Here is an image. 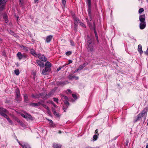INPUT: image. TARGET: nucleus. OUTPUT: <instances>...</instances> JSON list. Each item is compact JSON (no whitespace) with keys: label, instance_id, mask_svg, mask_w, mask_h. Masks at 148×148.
Here are the masks:
<instances>
[{"label":"nucleus","instance_id":"nucleus-1","mask_svg":"<svg viewBox=\"0 0 148 148\" xmlns=\"http://www.w3.org/2000/svg\"><path fill=\"white\" fill-rule=\"evenodd\" d=\"M86 47L88 50L91 52L94 51V44L92 42L90 38L87 36L86 42Z\"/></svg>","mask_w":148,"mask_h":148},{"label":"nucleus","instance_id":"nucleus-2","mask_svg":"<svg viewBox=\"0 0 148 148\" xmlns=\"http://www.w3.org/2000/svg\"><path fill=\"white\" fill-rule=\"evenodd\" d=\"M145 14L140 15L139 16V19L140 23L139 24V27L140 29H143L146 27V23L145 21Z\"/></svg>","mask_w":148,"mask_h":148},{"label":"nucleus","instance_id":"nucleus-3","mask_svg":"<svg viewBox=\"0 0 148 148\" xmlns=\"http://www.w3.org/2000/svg\"><path fill=\"white\" fill-rule=\"evenodd\" d=\"M147 108H145L144 109L142 112L137 115L136 119L134 120V122H135L140 120L143 117H144V119L145 120L147 116Z\"/></svg>","mask_w":148,"mask_h":148},{"label":"nucleus","instance_id":"nucleus-4","mask_svg":"<svg viewBox=\"0 0 148 148\" xmlns=\"http://www.w3.org/2000/svg\"><path fill=\"white\" fill-rule=\"evenodd\" d=\"M52 65H45L46 66L44 69H43L42 72V73L43 75H46L50 70V67ZM41 68L44 67L45 65H40Z\"/></svg>","mask_w":148,"mask_h":148},{"label":"nucleus","instance_id":"nucleus-5","mask_svg":"<svg viewBox=\"0 0 148 148\" xmlns=\"http://www.w3.org/2000/svg\"><path fill=\"white\" fill-rule=\"evenodd\" d=\"M15 92L16 93L15 99L17 102H19L21 101V99L19 89L18 88L16 89Z\"/></svg>","mask_w":148,"mask_h":148},{"label":"nucleus","instance_id":"nucleus-6","mask_svg":"<svg viewBox=\"0 0 148 148\" xmlns=\"http://www.w3.org/2000/svg\"><path fill=\"white\" fill-rule=\"evenodd\" d=\"M86 3L88 6V15L90 18V20L91 18V0H86Z\"/></svg>","mask_w":148,"mask_h":148},{"label":"nucleus","instance_id":"nucleus-7","mask_svg":"<svg viewBox=\"0 0 148 148\" xmlns=\"http://www.w3.org/2000/svg\"><path fill=\"white\" fill-rule=\"evenodd\" d=\"M17 57L19 60L22 59H25L27 58V56L24 54H22L21 52H18L16 55Z\"/></svg>","mask_w":148,"mask_h":148},{"label":"nucleus","instance_id":"nucleus-8","mask_svg":"<svg viewBox=\"0 0 148 148\" xmlns=\"http://www.w3.org/2000/svg\"><path fill=\"white\" fill-rule=\"evenodd\" d=\"M37 57H38L40 60L44 62H45L47 60V58L43 55H42L40 53L38 54Z\"/></svg>","mask_w":148,"mask_h":148},{"label":"nucleus","instance_id":"nucleus-9","mask_svg":"<svg viewBox=\"0 0 148 148\" xmlns=\"http://www.w3.org/2000/svg\"><path fill=\"white\" fill-rule=\"evenodd\" d=\"M53 92L52 91H50L48 94H47L46 95L45 94H44V93H43V95H42V96L41 97V98L43 99H46L49 97L51 95H53Z\"/></svg>","mask_w":148,"mask_h":148},{"label":"nucleus","instance_id":"nucleus-10","mask_svg":"<svg viewBox=\"0 0 148 148\" xmlns=\"http://www.w3.org/2000/svg\"><path fill=\"white\" fill-rule=\"evenodd\" d=\"M18 143L23 148H31L29 145L27 143H21L19 142Z\"/></svg>","mask_w":148,"mask_h":148},{"label":"nucleus","instance_id":"nucleus-11","mask_svg":"<svg viewBox=\"0 0 148 148\" xmlns=\"http://www.w3.org/2000/svg\"><path fill=\"white\" fill-rule=\"evenodd\" d=\"M43 102V101H42L41 102H38L37 103H30V106H33V107H36V106H39L40 105H41L42 104V102Z\"/></svg>","mask_w":148,"mask_h":148},{"label":"nucleus","instance_id":"nucleus-12","mask_svg":"<svg viewBox=\"0 0 148 148\" xmlns=\"http://www.w3.org/2000/svg\"><path fill=\"white\" fill-rule=\"evenodd\" d=\"M68 78L70 80H72L75 79V80H78L79 79V77L76 76L73 74L69 75L68 76Z\"/></svg>","mask_w":148,"mask_h":148},{"label":"nucleus","instance_id":"nucleus-13","mask_svg":"<svg viewBox=\"0 0 148 148\" xmlns=\"http://www.w3.org/2000/svg\"><path fill=\"white\" fill-rule=\"evenodd\" d=\"M8 0H0V5H2L1 9H3L4 8V5L7 2Z\"/></svg>","mask_w":148,"mask_h":148},{"label":"nucleus","instance_id":"nucleus-14","mask_svg":"<svg viewBox=\"0 0 148 148\" xmlns=\"http://www.w3.org/2000/svg\"><path fill=\"white\" fill-rule=\"evenodd\" d=\"M53 36L52 35H50L46 37V40L47 43L49 42L52 39Z\"/></svg>","mask_w":148,"mask_h":148},{"label":"nucleus","instance_id":"nucleus-15","mask_svg":"<svg viewBox=\"0 0 148 148\" xmlns=\"http://www.w3.org/2000/svg\"><path fill=\"white\" fill-rule=\"evenodd\" d=\"M43 95V93H41L39 95L36 94L34 95V94L32 95V97L35 98H38L40 97L41 98V97L42 96V95Z\"/></svg>","mask_w":148,"mask_h":148},{"label":"nucleus","instance_id":"nucleus-16","mask_svg":"<svg viewBox=\"0 0 148 148\" xmlns=\"http://www.w3.org/2000/svg\"><path fill=\"white\" fill-rule=\"evenodd\" d=\"M73 18L74 20V24L76 26V25L79 23H80V21L78 18H77L75 16H74L73 17Z\"/></svg>","mask_w":148,"mask_h":148},{"label":"nucleus","instance_id":"nucleus-17","mask_svg":"<svg viewBox=\"0 0 148 148\" xmlns=\"http://www.w3.org/2000/svg\"><path fill=\"white\" fill-rule=\"evenodd\" d=\"M30 53L35 57H37L38 54L36 53L35 50L33 49H31L30 50Z\"/></svg>","mask_w":148,"mask_h":148},{"label":"nucleus","instance_id":"nucleus-18","mask_svg":"<svg viewBox=\"0 0 148 148\" xmlns=\"http://www.w3.org/2000/svg\"><path fill=\"white\" fill-rule=\"evenodd\" d=\"M85 67V65H80L78 69L76 70L75 71L73 72V73L77 72V71H79L82 70L84 67Z\"/></svg>","mask_w":148,"mask_h":148},{"label":"nucleus","instance_id":"nucleus-19","mask_svg":"<svg viewBox=\"0 0 148 148\" xmlns=\"http://www.w3.org/2000/svg\"><path fill=\"white\" fill-rule=\"evenodd\" d=\"M138 50L140 53V54H142L143 52V51L142 50V46L140 45H139L138 46Z\"/></svg>","mask_w":148,"mask_h":148},{"label":"nucleus","instance_id":"nucleus-20","mask_svg":"<svg viewBox=\"0 0 148 148\" xmlns=\"http://www.w3.org/2000/svg\"><path fill=\"white\" fill-rule=\"evenodd\" d=\"M7 110L2 107H0V115H1V114H2L3 112H7Z\"/></svg>","mask_w":148,"mask_h":148},{"label":"nucleus","instance_id":"nucleus-21","mask_svg":"<svg viewBox=\"0 0 148 148\" xmlns=\"http://www.w3.org/2000/svg\"><path fill=\"white\" fill-rule=\"evenodd\" d=\"M53 146L55 148H61V145L57 143H53Z\"/></svg>","mask_w":148,"mask_h":148},{"label":"nucleus","instance_id":"nucleus-22","mask_svg":"<svg viewBox=\"0 0 148 148\" xmlns=\"http://www.w3.org/2000/svg\"><path fill=\"white\" fill-rule=\"evenodd\" d=\"M24 101L25 102H27L29 101L28 98L26 94L23 95Z\"/></svg>","mask_w":148,"mask_h":148},{"label":"nucleus","instance_id":"nucleus-23","mask_svg":"<svg viewBox=\"0 0 148 148\" xmlns=\"http://www.w3.org/2000/svg\"><path fill=\"white\" fill-rule=\"evenodd\" d=\"M3 18L5 20L6 23H7L8 22V17L7 15L6 14H4L3 15Z\"/></svg>","mask_w":148,"mask_h":148},{"label":"nucleus","instance_id":"nucleus-24","mask_svg":"<svg viewBox=\"0 0 148 148\" xmlns=\"http://www.w3.org/2000/svg\"><path fill=\"white\" fill-rule=\"evenodd\" d=\"M8 112L7 110V112H3L2 114H1V115L3 116V117L6 118L7 119V118H8V115L6 114H7L8 113Z\"/></svg>","mask_w":148,"mask_h":148},{"label":"nucleus","instance_id":"nucleus-25","mask_svg":"<svg viewBox=\"0 0 148 148\" xmlns=\"http://www.w3.org/2000/svg\"><path fill=\"white\" fill-rule=\"evenodd\" d=\"M22 49L24 50L25 51H28V48L23 45L21 46Z\"/></svg>","mask_w":148,"mask_h":148},{"label":"nucleus","instance_id":"nucleus-26","mask_svg":"<svg viewBox=\"0 0 148 148\" xmlns=\"http://www.w3.org/2000/svg\"><path fill=\"white\" fill-rule=\"evenodd\" d=\"M61 97L62 100H63L64 99H65V100L69 99L67 96H64L63 95H61Z\"/></svg>","mask_w":148,"mask_h":148},{"label":"nucleus","instance_id":"nucleus-27","mask_svg":"<svg viewBox=\"0 0 148 148\" xmlns=\"http://www.w3.org/2000/svg\"><path fill=\"white\" fill-rule=\"evenodd\" d=\"M69 99L64 101V104H65L66 106H68L69 105V103L68 102Z\"/></svg>","mask_w":148,"mask_h":148},{"label":"nucleus","instance_id":"nucleus-28","mask_svg":"<svg viewBox=\"0 0 148 148\" xmlns=\"http://www.w3.org/2000/svg\"><path fill=\"white\" fill-rule=\"evenodd\" d=\"M14 72L15 74H16L17 75H18L19 74V70L18 69H16L14 71Z\"/></svg>","mask_w":148,"mask_h":148},{"label":"nucleus","instance_id":"nucleus-29","mask_svg":"<svg viewBox=\"0 0 148 148\" xmlns=\"http://www.w3.org/2000/svg\"><path fill=\"white\" fill-rule=\"evenodd\" d=\"M7 121H8L11 125H13V122H12V120H10V119L8 117V118H7Z\"/></svg>","mask_w":148,"mask_h":148},{"label":"nucleus","instance_id":"nucleus-30","mask_svg":"<svg viewBox=\"0 0 148 148\" xmlns=\"http://www.w3.org/2000/svg\"><path fill=\"white\" fill-rule=\"evenodd\" d=\"M144 11V9L143 8H140V9L138 11V13L139 14H141Z\"/></svg>","mask_w":148,"mask_h":148},{"label":"nucleus","instance_id":"nucleus-31","mask_svg":"<svg viewBox=\"0 0 148 148\" xmlns=\"http://www.w3.org/2000/svg\"><path fill=\"white\" fill-rule=\"evenodd\" d=\"M66 1V0H62V3L64 5V7H65Z\"/></svg>","mask_w":148,"mask_h":148},{"label":"nucleus","instance_id":"nucleus-32","mask_svg":"<svg viewBox=\"0 0 148 148\" xmlns=\"http://www.w3.org/2000/svg\"><path fill=\"white\" fill-rule=\"evenodd\" d=\"M66 84L65 82H60L58 83V84L60 85H64Z\"/></svg>","mask_w":148,"mask_h":148},{"label":"nucleus","instance_id":"nucleus-33","mask_svg":"<svg viewBox=\"0 0 148 148\" xmlns=\"http://www.w3.org/2000/svg\"><path fill=\"white\" fill-rule=\"evenodd\" d=\"M41 105L47 110L49 109L48 107L46 105L43 104L42 103V104Z\"/></svg>","mask_w":148,"mask_h":148},{"label":"nucleus","instance_id":"nucleus-34","mask_svg":"<svg viewBox=\"0 0 148 148\" xmlns=\"http://www.w3.org/2000/svg\"><path fill=\"white\" fill-rule=\"evenodd\" d=\"M37 62L38 65H44V64L43 63L38 60H37Z\"/></svg>","mask_w":148,"mask_h":148},{"label":"nucleus","instance_id":"nucleus-35","mask_svg":"<svg viewBox=\"0 0 148 148\" xmlns=\"http://www.w3.org/2000/svg\"><path fill=\"white\" fill-rule=\"evenodd\" d=\"M98 137V136L96 135H95L93 136V140H97Z\"/></svg>","mask_w":148,"mask_h":148},{"label":"nucleus","instance_id":"nucleus-36","mask_svg":"<svg viewBox=\"0 0 148 148\" xmlns=\"http://www.w3.org/2000/svg\"><path fill=\"white\" fill-rule=\"evenodd\" d=\"M53 114L55 115L56 116H59V115L58 114V113H57V112L56 111H53Z\"/></svg>","mask_w":148,"mask_h":148},{"label":"nucleus","instance_id":"nucleus-37","mask_svg":"<svg viewBox=\"0 0 148 148\" xmlns=\"http://www.w3.org/2000/svg\"><path fill=\"white\" fill-rule=\"evenodd\" d=\"M72 52L71 51H68L66 52V54L67 56H69L71 54Z\"/></svg>","mask_w":148,"mask_h":148},{"label":"nucleus","instance_id":"nucleus-38","mask_svg":"<svg viewBox=\"0 0 148 148\" xmlns=\"http://www.w3.org/2000/svg\"><path fill=\"white\" fill-rule=\"evenodd\" d=\"M53 100L54 101L56 102L57 103H58V98L54 97L53 98Z\"/></svg>","mask_w":148,"mask_h":148},{"label":"nucleus","instance_id":"nucleus-39","mask_svg":"<svg viewBox=\"0 0 148 148\" xmlns=\"http://www.w3.org/2000/svg\"><path fill=\"white\" fill-rule=\"evenodd\" d=\"M68 106H65L64 105H63V110H64V111L66 112V111L65 110L68 108Z\"/></svg>","mask_w":148,"mask_h":148},{"label":"nucleus","instance_id":"nucleus-40","mask_svg":"<svg viewBox=\"0 0 148 148\" xmlns=\"http://www.w3.org/2000/svg\"><path fill=\"white\" fill-rule=\"evenodd\" d=\"M65 65H64L63 66H60L58 68L57 70V71H59L60 70H61V69Z\"/></svg>","mask_w":148,"mask_h":148},{"label":"nucleus","instance_id":"nucleus-41","mask_svg":"<svg viewBox=\"0 0 148 148\" xmlns=\"http://www.w3.org/2000/svg\"><path fill=\"white\" fill-rule=\"evenodd\" d=\"M72 96L75 99H77V97L76 95L74 94H72Z\"/></svg>","mask_w":148,"mask_h":148},{"label":"nucleus","instance_id":"nucleus-42","mask_svg":"<svg viewBox=\"0 0 148 148\" xmlns=\"http://www.w3.org/2000/svg\"><path fill=\"white\" fill-rule=\"evenodd\" d=\"M80 23V25L82 26L83 27H86L85 25L83 23H81L80 22V23Z\"/></svg>","mask_w":148,"mask_h":148},{"label":"nucleus","instance_id":"nucleus-43","mask_svg":"<svg viewBox=\"0 0 148 148\" xmlns=\"http://www.w3.org/2000/svg\"><path fill=\"white\" fill-rule=\"evenodd\" d=\"M93 25H94V32H95V35L96 34H97L96 32V30L95 29V22H93Z\"/></svg>","mask_w":148,"mask_h":148},{"label":"nucleus","instance_id":"nucleus-44","mask_svg":"<svg viewBox=\"0 0 148 148\" xmlns=\"http://www.w3.org/2000/svg\"><path fill=\"white\" fill-rule=\"evenodd\" d=\"M21 116L23 118H25V119H27V116L25 115L24 114H21Z\"/></svg>","mask_w":148,"mask_h":148},{"label":"nucleus","instance_id":"nucleus-45","mask_svg":"<svg viewBox=\"0 0 148 148\" xmlns=\"http://www.w3.org/2000/svg\"><path fill=\"white\" fill-rule=\"evenodd\" d=\"M27 114L28 115V117L29 118V119H32V117L29 114Z\"/></svg>","mask_w":148,"mask_h":148},{"label":"nucleus","instance_id":"nucleus-46","mask_svg":"<svg viewBox=\"0 0 148 148\" xmlns=\"http://www.w3.org/2000/svg\"><path fill=\"white\" fill-rule=\"evenodd\" d=\"M14 119L15 121H16L17 122H18L20 120L17 118L15 117Z\"/></svg>","mask_w":148,"mask_h":148},{"label":"nucleus","instance_id":"nucleus-47","mask_svg":"<svg viewBox=\"0 0 148 148\" xmlns=\"http://www.w3.org/2000/svg\"><path fill=\"white\" fill-rule=\"evenodd\" d=\"M69 63L67 64L66 65H68L69 64L71 63L72 62V61L71 60H69Z\"/></svg>","mask_w":148,"mask_h":148},{"label":"nucleus","instance_id":"nucleus-48","mask_svg":"<svg viewBox=\"0 0 148 148\" xmlns=\"http://www.w3.org/2000/svg\"><path fill=\"white\" fill-rule=\"evenodd\" d=\"M45 65H51V63L49 62H47Z\"/></svg>","mask_w":148,"mask_h":148},{"label":"nucleus","instance_id":"nucleus-49","mask_svg":"<svg viewBox=\"0 0 148 148\" xmlns=\"http://www.w3.org/2000/svg\"><path fill=\"white\" fill-rule=\"evenodd\" d=\"M48 120L50 123H51V124H53V122L52 120L50 119H48Z\"/></svg>","mask_w":148,"mask_h":148},{"label":"nucleus","instance_id":"nucleus-50","mask_svg":"<svg viewBox=\"0 0 148 148\" xmlns=\"http://www.w3.org/2000/svg\"><path fill=\"white\" fill-rule=\"evenodd\" d=\"M18 123H19V124L21 125H22L23 124V123L22 122L19 121L18 122Z\"/></svg>","mask_w":148,"mask_h":148},{"label":"nucleus","instance_id":"nucleus-51","mask_svg":"<svg viewBox=\"0 0 148 148\" xmlns=\"http://www.w3.org/2000/svg\"><path fill=\"white\" fill-rule=\"evenodd\" d=\"M129 143V141L128 140H127L125 142V144L126 145H127Z\"/></svg>","mask_w":148,"mask_h":148},{"label":"nucleus","instance_id":"nucleus-52","mask_svg":"<svg viewBox=\"0 0 148 148\" xmlns=\"http://www.w3.org/2000/svg\"><path fill=\"white\" fill-rule=\"evenodd\" d=\"M47 112L48 114H51V112L49 109L47 110Z\"/></svg>","mask_w":148,"mask_h":148},{"label":"nucleus","instance_id":"nucleus-53","mask_svg":"<svg viewBox=\"0 0 148 148\" xmlns=\"http://www.w3.org/2000/svg\"><path fill=\"white\" fill-rule=\"evenodd\" d=\"M67 91H68V92H69L70 93H71V90L70 89H67Z\"/></svg>","mask_w":148,"mask_h":148},{"label":"nucleus","instance_id":"nucleus-54","mask_svg":"<svg viewBox=\"0 0 148 148\" xmlns=\"http://www.w3.org/2000/svg\"><path fill=\"white\" fill-rule=\"evenodd\" d=\"M71 45L72 46L74 45V43L73 42H72L71 41Z\"/></svg>","mask_w":148,"mask_h":148},{"label":"nucleus","instance_id":"nucleus-55","mask_svg":"<svg viewBox=\"0 0 148 148\" xmlns=\"http://www.w3.org/2000/svg\"><path fill=\"white\" fill-rule=\"evenodd\" d=\"M95 35V36H96V39H98V36H97V34H96Z\"/></svg>","mask_w":148,"mask_h":148},{"label":"nucleus","instance_id":"nucleus-56","mask_svg":"<svg viewBox=\"0 0 148 148\" xmlns=\"http://www.w3.org/2000/svg\"><path fill=\"white\" fill-rule=\"evenodd\" d=\"M75 27L74 30H75V31H77V29H76V27H77V26H76L75 25Z\"/></svg>","mask_w":148,"mask_h":148},{"label":"nucleus","instance_id":"nucleus-57","mask_svg":"<svg viewBox=\"0 0 148 148\" xmlns=\"http://www.w3.org/2000/svg\"><path fill=\"white\" fill-rule=\"evenodd\" d=\"M38 0H34V1L36 3H37V1H38Z\"/></svg>","mask_w":148,"mask_h":148},{"label":"nucleus","instance_id":"nucleus-58","mask_svg":"<svg viewBox=\"0 0 148 148\" xmlns=\"http://www.w3.org/2000/svg\"><path fill=\"white\" fill-rule=\"evenodd\" d=\"M95 133H96V134L97 133V130L95 131Z\"/></svg>","mask_w":148,"mask_h":148},{"label":"nucleus","instance_id":"nucleus-59","mask_svg":"<svg viewBox=\"0 0 148 148\" xmlns=\"http://www.w3.org/2000/svg\"><path fill=\"white\" fill-rule=\"evenodd\" d=\"M58 133H59V134H60V133H62V131H59L58 132Z\"/></svg>","mask_w":148,"mask_h":148},{"label":"nucleus","instance_id":"nucleus-60","mask_svg":"<svg viewBox=\"0 0 148 148\" xmlns=\"http://www.w3.org/2000/svg\"><path fill=\"white\" fill-rule=\"evenodd\" d=\"M146 148H148V145H146Z\"/></svg>","mask_w":148,"mask_h":148},{"label":"nucleus","instance_id":"nucleus-61","mask_svg":"<svg viewBox=\"0 0 148 148\" xmlns=\"http://www.w3.org/2000/svg\"><path fill=\"white\" fill-rule=\"evenodd\" d=\"M33 74L34 75H36V73H33Z\"/></svg>","mask_w":148,"mask_h":148},{"label":"nucleus","instance_id":"nucleus-62","mask_svg":"<svg viewBox=\"0 0 148 148\" xmlns=\"http://www.w3.org/2000/svg\"><path fill=\"white\" fill-rule=\"evenodd\" d=\"M22 0H19V1L21 3Z\"/></svg>","mask_w":148,"mask_h":148},{"label":"nucleus","instance_id":"nucleus-63","mask_svg":"<svg viewBox=\"0 0 148 148\" xmlns=\"http://www.w3.org/2000/svg\"><path fill=\"white\" fill-rule=\"evenodd\" d=\"M97 42H99L98 39H98H97Z\"/></svg>","mask_w":148,"mask_h":148},{"label":"nucleus","instance_id":"nucleus-64","mask_svg":"<svg viewBox=\"0 0 148 148\" xmlns=\"http://www.w3.org/2000/svg\"><path fill=\"white\" fill-rule=\"evenodd\" d=\"M147 125H148V122H147Z\"/></svg>","mask_w":148,"mask_h":148}]
</instances>
